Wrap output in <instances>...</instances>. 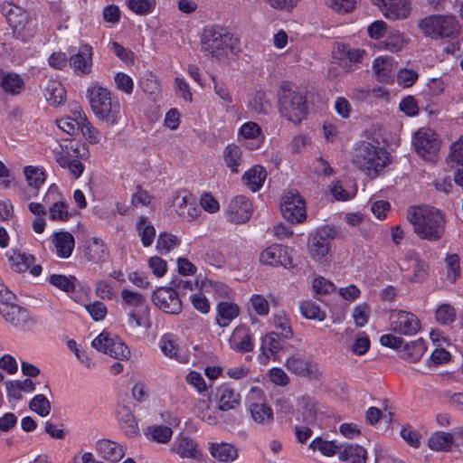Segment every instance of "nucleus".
Here are the masks:
<instances>
[{"label":"nucleus","instance_id":"nucleus-25","mask_svg":"<svg viewBox=\"0 0 463 463\" xmlns=\"http://www.w3.org/2000/svg\"><path fill=\"white\" fill-rule=\"evenodd\" d=\"M366 449L358 444L339 445L338 458L342 463H365Z\"/></svg>","mask_w":463,"mask_h":463},{"label":"nucleus","instance_id":"nucleus-37","mask_svg":"<svg viewBox=\"0 0 463 463\" xmlns=\"http://www.w3.org/2000/svg\"><path fill=\"white\" fill-rule=\"evenodd\" d=\"M453 444V436L449 432L437 431L429 439L428 445L435 451H449Z\"/></svg>","mask_w":463,"mask_h":463},{"label":"nucleus","instance_id":"nucleus-22","mask_svg":"<svg viewBox=\"0 0 463 463\" xmlns=\"http://www.w3.org/2000/svg\"><path fill=\"white\" fill-rule=\"evenodd\" d=\"M231 348L239 353H249L254 348L252 334L245 326L235 327L229 339Z\"/></svg>","mask_w":463,"mask_h":463},{"label":"nucleus","instance_id":"nucleus-17","mask_svg":"<svg viewBox=\"0 0 463 463\" xmlns=\"http://www.w3.org/2000/svg\"><path fill=\"white\" fill-rule=\"evenodd\" d=\"M173 207L177 215L184 222H192L201 213V210L196 206L194 197L188 192L177 194L173 200Z\"/></svg>","mask_w":463,"mask_h":463},{"label":"nucleus","instance_id":"nucleus-53","mask_svg":"<svg viewBox=\"0 0 463 463\" xmlns=\"http://www.w3.org/2000/svg\"><path fill=\"white\" fill-rule=\"evenodd\" d=\"M179 242L177 237L173 234L160 233L156 241V249L161 254L168 253Z\"/></svg>","mask_w":463,"mask_h":463},{"label":"nucleus","instance_id":"nucleus-5","mask_svg":"<svg viewBox=\"0 0 463 463\" xmlns=\"http://www.w3.org/2000/svg\"><path fill=\"white\" fill-rule=\"evenodd\" d=\"M420 28L431 38H446L458 32V23L454 15H430L420 22Z\"/></svg>","mask_w":463,"mask_h":463},{"label":"nucleus","instance_id":"nucleus-44","mask_svg":"<svg viewBox=\"0 0 463 463\" xmlns=\"http://www.w3.org/2000/svg\"><path fill=\"white\" fill-rule=\"evenodd\" d=\"M280 349L281 344L277 333H269L261 338L260 350L266 358L278 354Z\"/></svg>","mask_w":463,"mask_h":463},{"label":"nucleus","instance_id":"nucleus-40","mask_svg":"<svg viewBox=\"0 0 463 463\" xmlns=\"http://www.w3.org/2000/svg\"><path fill=\"white\" fill-rule=\"evenodd\" d=\"M223 158L227 167L232 173H238V167L242 164L241 149L236 145H228L224 149Z\"/></svg>","mask_w":463,"mask_h":463},{"label":"nucleus","instance_id":"nucleus-32","mask_svg":"<svg viewBox=\"0 0 463 463\" xmlns=\"http://www.w3.org/2000/svg\"><path fill=\"white\" fill-rule=\"evenodd\" d=\"M216 310V323L221 327L228 326L240 314L239 307L236 304L228 301L220 302L217 305Z\"/></svg>","mask_w":463,"mask_h":463},{"label":"nucleus","instance_id":"nucleus-10","mask_svg":"<svg viewBox=\"0 0 463 463\" xmlns=\"http://www.w3.org/2000/svg\"><path fill=\"white\" fill-rule=\"evenodd\" d=\"M280 211L291 223H300L307 218L306 202L298 191H289L281 198Z\"/></svg>","mask_w":463,"mask_h":463},{"label":"nucleus","instance_id":"nucleus-52","mask_svg":"<svg viewBox=\"0 0 463 463\" xmlns=\"http://www.w3.org/2000/svg\"><path fill=\"white\" fill-rule=\"evenodd\" d=\"M127 4L132 12L139 15L151 13L156 5L155 0H127Z\"/></svg>","mask_w":463,"mask_h":463},{"label":"nucleus","instance_id":"nucleus-26","mask_svg":"<svg viewBox=\"0 0 463 463\" xmlns=\"http://www.w3.org/2000/svg\"><path fill=\"white\" fill-rule=\"evenodd\" d=\"M24 174L29 186L26 192V199L28 200L31 197L37 196L40 187L46 180V175L43 169L33 165L25 166Z\"/></svg>","mask_w":463,"mask_h":463},{"label":"nucleus","instance_id":"nucleus-51","mask_svg":"<svg viewBox=\"0 0 463 463\" xmlns=\"http://www.w3.org/2000/svg\"><path fill=\"white\" fill-rule=\"evenodd\" d=\"M250 106L254 112L258 114H267L271 109V104L266 93L261 90L255 92Z\"/></svg>","mask_w":463,"mask_h":463},{"label":"nucleus","instance_id":"nucleus-19","mask_svg":"<svg viewBox=\"0 0 463 463\" xmlns=\"http://www.w3.org/2000/svg\"><path fill=\"white\" fill-rule=\"evenodd\" d=\"M241 394L229 385L223 384L216 389L214 402L222 411H235L241 406Z\"/></svg>","mask_w":463,"mask_h":463},{"label":"nucleus","instance_id":"nucleus-59","mask_svg":"<svg viewBox=\"0 0 463 463\" xmlns=\"http://www.w3.org/2000/svg\"><path fill=\"white\" fill-rule=\"evenodd\" d=\"M383 43L386 50L392 52H397L405 46L406 42L403 35L397 32L390 34Z\"/></svg>","mask_w":463,"mask_h":463},{"label":"nucleus","instance_id":"nucleus-2","mask_svg":"<svg viewBox=\"0 0 463 463\" xmlns=\"http://www.w3.org/2000/svg\"><path fill=\"white\" fill-rule=\"evenodd\" d=\"M87 97L91 110L99 120L108 127L119 123L123 116L120 102L108 89L92 83L87 90Z\"/></svg>","mask_w":463,"mask_h":463},{"label":"nucleus","instance_id":"nucleus-21","mask_svg":"<svg viewBox=\"0 0 463 463\" xmlns=\"http://www.w3.org/2000/svg\"><path fill=\"white\" fill-rule=\"evenodd\" d=\"M92 55L91 46L82 45L77 53L71 56L69 65L77 74H89L91 72Z\"/></svg>","mask_w":463,"mask_h":463},{"label":"nucleus","instance_id":"nucleus-24","mask_svg":"<svg viewBox=\"0 0 463 463\" xmlns=\"http://www.w3.org/2000/svg\"><path fill=\"white\" fill-rule=\"evenodd\" d=\"M52 242L59 258L68 259L71 256L75 246V240L71 233L65 231L54 232L52 236Z\"/></svg>","mask_w":463,"mask_h":463},{"label":"nucleus","instance_id":"nucleus-11","mask_svg":"<svg viewBox=\"0 0 463 463\" xmlns=\"http://www.w3.org/2000/svg\"><path fill=\"white\" fill-rule=\"evenodd\" d=\"M92 347L115 359H128L130 350L117 336L111 337L109 333H100L91 343Z\"/></svg>","mask_w":463,"mask_h":463},{"label":"nucleus","instance_id":"nucleus-61","mask_svg":"<svg viewBox=\"0 0 463 463\" xmlns=\"http://www.w3.org/2000/svg\"><path fill=\"white\" fill-rule=\"evenodd\" d=\"M418 77V73L413 70L401 69L397 74V82L403 88H409L415 83Z\"/></svg>","mask_w":463,"mask_h":463},{"label":"nucleus","instance_id":"nucleus-28","mask_svg":"<svg viewBox=\"0 0 463 463\" xmlns=\"http://www.w3.org/2000/svg\"><path fill=\"white\" fill-rule=\"evenodd\" d=\"M173 451L183 458L199 459L201 452L194 441L186 436H178L172 446Z\"/></svg>","mask_w":463,"mask_h":463},{"label":"nucleus","instance_id":"nucleus-13","mask_svg":"<svg viewBox=\"0 0 463 463\" xmlns=\"http://www.w3.org/2000/svg\"><path fill=\"white\" fill-rule=\"evenodd\" d=\"M252 212L251 202L244 195H237L229 202L224 215L229 222L242 224L250 219Z\"/></svg>","mask_w":463,"mask_h":463},{"label":"nucleus","instance_id":"nucleus-35","mask_svg":"<svg viewBox=\"0 0 463 463\" xmlns=\"http://www.w3.org/2000/svg\"><path fill=\"white\" fill-rule=\"evenodd\" d=\"M267 177V171L264 167L256 165L246 171L242 176L245 184L252 191L257 192L263 185Z\"/></svg>","mask_w":463,"mask_h":463},{"label":"nucleus","instance_id":"nucleus-63","mask_svg":"<svg viewBox=\"0 0 463 463\" xmlns=\"http://www.w3.org/2000/svg\"><path fill=\"white\" fill-rule=\"evenodd\" d=\"M203 260L215 268H222L225 265L224 255L216 249H209L203 256Z\"/></svg>","mask_w":463,"mask_h":463},{"label":"nucleus","instance_id":"nucleus-4","mask_svg":"<svg viewBox=\"0 0 463 463\" xmlns=\"http://www.w3.org/2000/svg\"><path fill=\"white\" fill-rule=\"evenodd\" d=\"M352 161L359 170L374 178L386 165L388 153L381 146L361 141L354 147Z\"/></svg>","mask_w":463,"mask_h":463},{"label":"nucleus","instance_id":"nucleus-56","mask_svg":"<svg viewBox=\"0 0 463 463\" xmlns=\"http://www.w3.org/2000/svg\"><path fill=\"white\" fill-rule=\"evenodd\" d=\"M273 325L281 337L285 339H291L293 337V331L289 325V320L284 315H275L273 317Z\"/></svg>","mask_w":463,"mask_h":463},{"label":"nucleus","instance_id":"nucleus-36","mask_svg":"<svg viewBox=\"0 0 463 463\" xmlns=\"http://www.w3.org/2000/svg\"><path fill=\"white\" fill-rule=\"evenodd\" d=\"M210 452L221 462H232L238 458L237 449L229 443H213Z\"/></svg>","mask_w":463,"mask_h":463},{"label":"nucleus","instance_id":"nucleus-23","mask_svg":"<svg viewBox=\"0 0 463 463\" xmlns=\"http://www.w3.org/2000/svg\"><path fill=\"white\" fill-rule=\"evenodd\" d=\"M0 88L8 95L17 96L24 91L25 83L20 74L0 69Z\"/></svg>","mask_w":463,"mask_h":463},{"label":"nucleus","instance_id":"nucleus-12","mask_svg":"<svg viewBox=\"0 0 463 463\" xmlns=\"http://www.w3.org/2000/svg\"><path fill=\"white\" fill-rule=\"evenodd\" d=\"M390 330L404 335H415L420 328L418 317L411 312L393 310L390 314Z\"/></svg>","mask_w":463,"mask_h":463},{"label":"nucleus","instance_id":"nucleus-49","mask_svg":"<svg viewBox=\"0 0 463 463\" xmlns=\"http://www.w3.org/2000/svg\"><path fill=\"white\" fill-rule=\"evenodd\" d=\"M309 448L316 450L318 449L324 456L331 457L338 455L339 446L334 441L324 440L321 438H316L311 441Z\"/></svg>","mask_w":463,"mask_h":463},{"label":"nucleus","instance_id":"nucleus-54","mask_svg":"<svg viewBox=\"0 0 463 463\" xmlns=\"http://www.w3.org/2000/svg\"><path fill=\"white\" fill-rule=\"evenodd\" d=\"M148 433L155 441L166 443L172 438L173 430L170 427L165 425H156L148 428Z\"/></svg>","mask_w":463,"mask_h":463},{"label":"nucleus","instance_id":"nucleus-64","mask_svg":"<svg viewBox=\"0 0 463 463\" xmlns=\"http://www.w3.org/2000/svg\"><path fill=\"white\" fill-rule=\"evenodd\" d=\"M449 158L458 165H463V137L451 144Z\"/></svg>","mask_w":463,"mask_h":463},{"label":"nucleus","instance_id":"nucleus-16","mask_svg":"<svg viewBox=\"0 0 463 463\" xmlns=\"http://www.w3.org/2000/svg\"><path fill=\"white\" fill-rule=\"evenodd\" d=\"M260 261L264 265L288 268L291 266L292 259L288 247L275 243L260 252Z\"/></svg>","mask_w":463,"mask_h":463},{"label":"nucleus","instance_id":"nucleus-47","mask_svg":"<svg viewBox=\"0 0 463 463\" xmlns=\"http://www.w3.org/2000/svg\"><path fill=\"white\" fill-rule=\"evenodd\" d=\"M299 309L301 315L307 319L323 321L326 318V313L313 301L301 302Z\"/></svg>","mask_w":463,"mask_h":463},{"label":"nucleus","instance_id":"nucleus-14","mask_svg":"<svg viewBox=\"0 0 463 463\" xmlns=\"http://www.w3.org/2000/svg\"><path fill=\"white\" fill-rule=\"evenodd\" d=\"M0 313L5 321L15 327L29 329L34 325L28 310L12 301L0 304Z\"/></svg>","mask_w":463,"mask_h":463},{"label":"nucleus","instance_id":"nucleus-9","mask_svg":"<svg viewBox=\"0 0 463 463\" xmlns=\"http://www.w3.org/2000/svg\"><path fill=\"white\" fill-rule=\"evenodd\" d=\"M336 232L330 226H324L313 234L308 240V252L310 257L317 262H323L328 255L331 242Z\"/></svg>","mask_w":463,"mask_h":463},{"label":"nucleus","instance_id":"nucleus-50","mask_svg":"<svg viewBox=\"0 0 463 463\" xmlns=\"http://www.w3.org/2000/svg\"><path fill=\"white\" fill-rule=\"evenodd\" d=\"M29 408L42 417L51 412V402L43 394L35 395L29 402Z\"/></svg>","mask_w":463,"mask_h":463},{"label":"nucleus","instance_id":"nucleus-57","mask_svg":"<svg viewBox=\"0 0 463 463\" xmlns=\"http://www.w3.org/2000/svg\"><path fill=\"white\" fill-rule=\"evenodd\" d=\"M456 312L452 306L443 304L436 310V319L439 324L448 325L455 320Z\"/></svg>","mask_w":463,"mask_h":463},{"label":"nucleus","instance_id":"nucleus-60","mask_svg":"<svg viewBox=\"0 0 463 463\" xmlns=\"http://www.w3.org/2000/svg\"><path fill=\"white\" fill-rule=\"evenodd\" d=\"M29 15L27 12L21 8V14L18 12L14 13L11 17H8V24L14 31L25 30V26L28 24Z\"/></svg>","mask_w":463,"mask_h":463},{"label":"nucleus","instance_id":"nucleus-48","mask_svg":"<svg viewBox=\"0 0 463 463\" xmlns=\"http://www.w3.org/2000/svg\"><path fill=\"white\" fill-rule=\"evenodd\" d=\"M48 281L57 288L66 291L72 292L75 290L76 279L73 276L67 277L61 274H52L49 277Z\"/></svg>","mask_w":463,"mask_h":463},{"label":"nucleus","instance_id":"nucleus-41","mask_svg":"<svg viewBox=\"0 0 463 463\" xmlns=\"http://www.w3.org/2000/svg\"><path fill=\"white\" fill-rule=\"evenodd\" d=\"M250 411L252 420L259 424H267L273 420V411L265 403H251Z\"/></svg>","mask_w":463,"mask_h":463},{"label":"nucleus","instance_id":"nucleus-31","mask_svg":"<svg viewBox=\"0 0 463 463\" xmlns=\"http://www.w3.org/2000/svg\"><path fill=\"white\" fill-rule=\"evenodd\" d=\"M426 350V342L422 338H420L405 344L400 350V356L410 363H416L420 360Z\"/></svg>","mask_w":463,"mask_h":463},{"label":"nucleus","instance_id":"nucleus-62","mask_svg":"<svg viewBox=\"0 0 463 463\" xmlns=\"http://www.w3.org/2000/svg\"><path fill=\"white\" fill-rule=\"evenodd\" d=\"M50 218L53 221H67L70 214L67 210V205L61 200L59 203H54L49 210Z\"/></svg>","mask_w":463,"mask_h":463},{"label":"nucleus","instance_id":"nucleus-33","mask_svg":"<svg viewBox=\"0 0 463 463\" xmlns=\"http://www.w3.org/2000/svg\"><path fill=\"white\" fill-rule=\"evenodd\" d=\"M66 90L63 85L55 80H49L44 87V97L51 106H59L64 101Z\"/></svg>","mask_w":463,"mask_h":463},{"label":"nucleus","instance_id":"nucleus-58","mask_svg":"<svg viewBox=\"0 0 463 463\" xmlns=\"http://www.w3.org/2000/svg\"><path fill=\"white\" fill-rule=\"evenodd\" d=\"M116 87L118 90L130 95L134 90V82L131 77L124 72H118L114 77Z\"/></svg>","mask_w":463,"mask_h":463},{"label":"nucleus","instance_id":"nucleus-38","mask_svg":"<svg viewBox=\"0 0 463 463\" xmlns=\"http://www.w3.org/2000/svg\"><path fill=\"white\" fill-rule=\"evenodd\" d=\"M85 255L89 260L98 263L105 260L108 251L101 240L92 238L86 247Z\"/></svg>","mask_w":463,"mask_h":463},{"label":"nucleus","instance_id":"nucleus-43","mask_svg":"<svg viewBox=\"0 0 463 463\" xmlns=\"http://www.w3.org/2000/svg\"><path fill=\"white\" fill-rule=\"evenodd\" d=\"M239 135L245 139L255 140L258 144L256 147H260L264 139L261 128L259 124L253 121L244 123L239 129Z\"/></svg>","mask_w":463,"mask_h":463},{"label":"nucleus","instance_id":"nucleus-39","mask_svg":"<svg viewBox=\"0 0 463 463\" xmlns=\"http://www.w3.org/2000/svg\"><path fill=\"white\" fill-rule=\"evenodd\" d=\"M141 242L144 247L152 245L156 237V229L151 222L145 216H141L136 225Z\"/></svg>","mask_w":463,"mask_h":463},{"label":"nucleus","instance_id":"nucleus-29","mask_svg":"<svg viewBox=\"0 0 463 463\" xmlns=\"http://www.w3.org/2000/svg\"><path fill=\"white\" fill-rule=\"evenodd\" d=\"M159 346L162 353L169 357L175 359L180 363H186L187 356L186 354L180 349L177 344V338L172 334L164 335L160 341Z\"/></svg>","mask_w":463,"mask_h":463},{"label":"nucleus","instance_id":"nucleus-3","mask_svg":"<svg viewBox=\"0 0 463 463\" xmlns=\"http://www.w3.org/2000/svg\"><path fill=\"white\" fill-rule=\"evenodd\" d=\"M277 95L279 111L283 118L295 124L306 118L307 98L296 85L288 81L282 82Z\"/></svg>","mask_w":463,"mask_h":463},{"label":"nucleus","instance_id":"nucleus-8","mask_svg":"<svg viewBox=\"0 0 463 463\" xmlns=\"http://www.w3.org/2000/svg\"><path fill=\"white\" fill-rule=\"evenodd\" d=\"M231 37L222 31L211 28L203 32L202 37V52L212 57L221 58L232 50Z\"/></svg>","mask_w":463,"mask_h":463},{"label":"nucleus","instance_id":"nucleus-15","mask_svg":"<svg viewBox=\"0 0 463 463\" xmlns=\"http://www.w3.org/2000/svg\"><path fill=\"white\" fill-rule=\"evenodd\" d=\"M155 305L162 311L177 315L182 311V302L176 292L171 286L157 288L153 294Z\"/></svg>","mask_w":463,"mask_h":463},{"label":"nucleus","instance_id":"nucleus-46","mask_svg":"<svg viewBox=\"0 0 463 463\" xmlns=\"http://www.w3.org/2000/svg\"><path fill=\"white\" fill-rule=\"evenodd\" d=\"M80 124L83 137L90 144L95 145L100 142L102 137L100 131L94 128L92 124L88 120L86 116L81 113H80Z\"/></svg>","mask_w":463,"mask_h":463},{"label":"nucleus","instance_id":"nucleus-20","mask_svg":"<svg viewBox=\"0 0 463 463\" xmlns=\"http://www.w3.org/2000/svg\"><path fill=\"white\" fill-rule=\"evenodd\" d=\"M285 365L291 373L300 375L307 376L309 379H317L321 375V371L317 364L308 361L299 355L289 356Z\"/></svg>","mask_w":463,"mask_h":463},{"label":"nucleus","instance_id":"nucleus-30","mask_svg":"<svg viewBox=\"0 0 463 463\" xmlns=\"http://www.w3.org/2000/svg\"><path fill=\"white\" fill-rule=\"evenodd\" d=\"M117 419L120 429L128 437H134L139 433L138 425L131 410L127 406H120L117 411Z\"/></svg>","mask_w":463,"mask_h":463},{"label":"nucleus","instance_id":"nucleus-27","mask_svg":"<svg viewBox=\"0 0 463 463\" xmlns=\"http://www.w3.org/2000/svg\"><path fill=\"white\" fill-rule=\"evenodd\" d=\"M98 453L105 459L113 463L121 460L125 455L121 445L110 439H100L96 443Z\"/></svg>","mask_w":463,"mask_h":463},{"label":"nucleus","instance_id":"nucleus-34","mask_svg":"<svg viewBox=\"0 0 463 463\" xmlns=\"http://www.w3.org/2000/svg\"><path fill=\"white\" fill-rule=\"evenodd\" d=\"M374 74L381 81H389L395 71V64L392 57H378L373 64Z\"/></svg>","mask_w":463,"mask_h":463},{"label":"nucleus","instance_id":"nucleus-7","mask_svg":"<svg viewBox=\"0 0 463 463\" xmlns=\"http://www.w3.org/2000/svg\"><path fill=\"white\" fill-rule=\"evenodd\" d=\"M413 146L423 159L434 162L438 156L440 142L438 135L429 128H421L413 136Z\"/></svg>","mask_w":463,"mask_h":463},{"label":"nucleus","instance_id":"nucleus-55","mask_svg":"<svg viewBox=\"0 0 463 463\" xmlns=\"http://www.w3.org/2000/svg\"><path fill=\"white\" fill-rule=\"evenodd\" d=\"M445 261L448 267L447 278L451 283H455L460 276L459 257L457 254H449Z\"/></svg>","mask_w":463,"mask_h":463},{"label":"nucleus","instance_id":"nucleus-6","mask_svg":"<svg viewBox=\"0 0 463 463\" xmlns=\"http://www.w3.org/2000/svg\"><path fill=\"white\" fill-rule=\"evenodd\" d=\"M121 306L124 309H128V324L130 327L136 328L141 326L142 320L148 313V307L145 297L137 291L128 288L121 290Z\"/></svg>","mask_w":463,"mask_h":463},{"label":"nucleus","instance_id":"nucleus-42","mask_svg":"<svg viewBox=\"0 0 463 463\" xmlns=\"http://www.w3.org/2000/svg\"><path fill=\"white\" fill-rule=\"evenodd\" d=\"M412 273L404 274V279H406L410 283H421L428 277V265L419 258L412 260Z\"/></svg>","mask_w":463,"mask_h":463},{"label":"nucleus","instance_id":"nucleus-45","mask_svg":"<svg viewBox=\"0 0 463 463\" xmlns=\"http://www.w3.org/2000/svg\"><path fill=\"white\" fill-rule=\"evenodd\" d=\"M9 260L15 271L25 272L34 263L35 258L33 255L24 252H14Z\"/></svg>","mask_w":463,"mask_h":463},{"label":"nucleus","instance_id":"nucleus-18","mask_svg":"<svg viewBox=\"0 0 463 463\" xmlns=\"http://www.w3.org/2000/svg\"><path fill=\"white\" fill-rule=\"evenodd\" d=\"M372 2L380 7L387 19H405L410 14L411 7L408 0H372Z\"/></svg>","mask_w":463,"mask_h":463},{"label":"nucleus","instance_id":"nucleus-1","mask_svg":"<svg viewBox=\"0 0 463 463\" xmlns=\"http://www.w3.org/2000/svg\"><path fill=\"white\" fill-rule=\"evenodd\" d=\"M407 220L413 232L422 240L435 241L439 240L445 231L443 213L430 205H412L407 209Z\"/></svg>","mask_w":463,"mask_h":463}]
</instances>
